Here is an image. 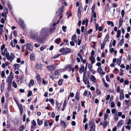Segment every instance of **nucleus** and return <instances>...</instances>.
Wrapping results in <instances>:
<instances>
[{
    "label": "nucleus",
    "instance_id": "2",
    "mask_svg": "<svg viewBox=\"0 0 131 131\" xmlns=\"http://www.w3.org/2000/svg\"><path fill=\"white\" fill-rule=\"evenodd\" d=\"M15 57V56L12 53H10V56L9 55V53H7L6 54V57L7 59L10 62H12V60L14 59Z\"/></svg>",
    "mask_w": 131,
    "mask_h": 131
},
{
    "label": "nucleus",
    "instance_id": "44",
    "mask_svg": "<svg viewBox=\"0 0 131 131\" xmlns=\"http://www.w3.org/2000/svg\"><path fill=\"white\" fill-rule=\"evenodd\" d=\"M109 4L108 3L107 4V5L105 6V12H106L108 11L109 9Z\"/></svg>",
    "mask_w": 131,
    "mask_h": 131
},
{
    "label": "nucleus",
    "instance_id": "32",
    "mask_svg": "<svg viewBox=\"0 0 131 131\" xmlns=\"http://www.w3.org/2000/svg\"><path fill=\"white\" fill-rule=\"evenodd\" d=\"M107 23L108 25H111V27H113L114 26L113 22L112 21H107Z\"/></svg>",
    "mask_w": 131,
    "mask_h": 131
},
{
    "label": "nucleus",
    "instance_id": "12",
    "mask_svg": "<svg viewBox=\"0 0 131 131\" xmlns=\"http://www.w3.org/2000/svg\"><path fill=\"white\" fill-rule=\"evenodd\" d=\"M17 106L19 108V110L20 111V114L21 115H22V114L23 110V105L21 104H19L18 106Z\"/></svg>",
    "mask_w": 131,
    "mask_h": 131
},
{
    "label": "nucleus",
    "instance_id": "22",
    "mask_svg": "<svg viewBox=\"0 0 131 131\" xmlns=\"http://www.w3.org/2000/svg\"><path fill=\"white\" fill-rule=\"evenodd\" d=\"M8 53H9L7 52V50L6 48L5 49L4 52H3L2 51V54L3 56H6V54Z\"/></svg>",
    "mask_w": 131,
    "mask_h": 131
},
{
    "label": "nucleus",
    "instance_id": "13",
    "mask_svg": "<svg viewBox=\"0 0 131 131\" xmlns=\"http://www.w3.org/2000/svg\"><path fill=\"white\" fill-rule=\"evenodd\" d=\"M64 8V6H62V7L58 9V11H60V12H59V15H61L62 14V13L63 12V10Z\"/></svg>",
    "mask_w": 131,
    "mask_h": 131
},
{
    "label": "nucleus",
    "instance_id": "3",
    "mask_svg": "<svg viewBox=\"0 0 131 131\" xmlns=\"http://www.w3.org/2000/svg\"><path fill=\"white\" fill-rule=\"evenodd\" d=\"M30 37L34 39H37L38 38V35L37 32L31 31L30 32Z\"/></svg>",
    "mask_w": 131,
    "mask_h": 131
},
{
    "label": "nucleus",
    "instance_id": "54",
    "mask_svg": "<svg viewBox=\"0 0 131 131\" xmlns=\"http://www.w3.org/2000/svg\"><path fill=\"white\" fill-rule=\"evenodd\" d=\"M46 47L45 46H42L40 48V50L41 51H43L44 49H46Z\"/></svg>",
    "mask_w": 131,
    "mask_h": 131
},
{
    "label": "nucleus",
    "instance_id": "58",
    "mask_svg": "<svg viewBox=\"0 0 131 131\" xmlns=\"http://www.w3.org/2000/svg\"><path fill=\"white\" fill-rule=\"evenodd\" d=\"M95 125H91L90 126V128L91 130V129H93L94 130H95Z\"/></svg>",
    "mask_w": 131,
    "mask_h": 131
},
{
    "label": "nucleus",
    "instance_id": "57",
    "mask_svg": "<svg viewBox=\"0 0 131 131\" xmlns=\"http://www.w3.org/2000/svg\"><path fill=\"white\" fill-rule=\"evenodd\" d=\"M108 116V115L107 114L105 113L104 115V119L105 121H106L107 118Z\"/></svg>",
    "mask_w": 131,
    "mask_h": 131
},
{
    "label": "nucleus",
    "instance_id": "24",
    "mask_svg": "<svg viewBox=\"0 0 131 131\" xmlns=\"http://www.w3.org/2000/svg\"><path fill=\"white\" fill-rule=\"evenodd\" d=\"M60 124L62 126V127L64 128H65L66 127V125L65 123L63 121H61L60 122Z\"/></svg>",
    "mask_w": 131,
    "mask_h": 131
},
{
    "label": "nucleus",
    "instance_id": "20",
    "mask_svg": "<svg viewBox=\"0 0 131 131\" xmlns=\"http://www.w3.org/2000/svg\"><path fill=\"white\" fill-rule=\"evenodd\" d=\"M109 38V35L108 34H107L106 35L105 37L104 38V40L103 41V43H106V42L107 40V39Z\"/></svg>",
    "mask_w": 131,
    "mask_h": 131
},
{
    "label": "nucleus",
    "instance_id": "33",
    "mask_svg": "<svg viewBox=\"0 0 131 131\" xmlns=\"http://www.w3.org/2000/svg\"><path fill=\"white\" fill-rule=\"evenodd\" d=\"M121 31L119 30H118L117 31V35L116 37L117 38H119L121 36Z\"/></svg>",
    "mask_w": 131,
    "mask_h": 131
},
{
    "label": "nucleus",
    "instance_id": "10",
    "mask_svg": "<svg viewBox=\"0 0 131 131\" xmlns=\"http://www.w3.org/2000/svg\"><path fill=\"white\" fill-rule=\"evenodd\" d=\"M97 71L100 74H102L103 75H104L105 74V72H103V70L101 66L98 67L97 69Z\"/></svg>",
    "mask_w": 131,
    "mask_h": 131
},
{
    "label": "nucleus",
    "instance_id": "46",
    "mask_svg": "<svg viewBox=\"0 0 131 131\" xmlns=\"http://www.w3.org/2000/svg\"><path fill=\"white\" fill-rule=\"evenodd\" d=\"M12 85L15 88H16L17 87V85L16 83L13 81L12 82Z\"/></svg>",
    "mask_w": 131,
    "mask_h": 131
},
{
    "label": "nucleus",
    "instance_id": "7",
    "mask_svg": "<svg viewBox=\"0 0 131 131\" xmlns=\"http://www.w3.org/2000/svg\"><path fill=\"white\" fill-rule=\"evenodd\" d=\"M83 81L84 82L85 84L86 85L87 84H90V83L89 80L88 79L87 77L85 75L83 74Z\"/></svg>",
    "mask_w": 131,
    "mask_h": 131
},
{
    "label": "nucleus",
    "instance_id": "39",
    "mask_svg": "<svg viewBox=\"0 0 131 131\" xmlns=\"http://www.w3.org/2000/svg\"><path fill=\"white\" fill-rule=\"evenodd\" d=\"M79 36L78 37V44L79 46H80L82 40L81 39H79Z\"/></svg>",
    "mask_w": 131,
    "mask_h": 131
},
{
    "label": "nucleus",
    "instance_id": "40",
    "mask_svg": "<svg viewBox=\"0 0 131 131\" xmlns=\"http://www.w3.org/2000/svg\"><path fill=\"white\" fill-rule=\"evenodd\" d=\"M19 65V64H14V70H15L17 69H18V66Z\"/></svg>",
    "mask_w": 131,
    "mask_h": 131
},
{
    "label": "nucleus",
    "instance_id": "49",
    "mask_svg": "<svg viewBox=\"0 0 131 131\" xmlns=\"http://www.w3.org/2000/svg\"><path fill=\"white\" fill-rule=\"evenodd\" d=\"M2 16L3 17H4V19L5 20H6L7 17L6 14H5L4 13H2Z\"/></svg>",
    "mask_w": 131,
    "mask_h": 131
},
{
    "label": "nucleus",
    "instance_id": "23",
    "mask_svg": "<svg viewBox=\"0 0 131 131\" xmlns=\"http://www.w3.org/2000/svg\"><path fill=\"white\" fill-rule=\"evenodd\" d=\"M5 83L4 82H3L1 83V91L2 93L4 90L5 89L4 87Z\"/></svg>",
    "mask_w": 131,
    "mask_h": 131
},
{
    "label": "nucleus",
    "instance_id": "64",
    "mask_svg": "<svg viewBox=\"0 0 131 131\" xmlns=\"http://www.w3.org/2000/svg\"><path fill=\"white\" fill-rule=\"evenodd\" d=\"M5 102V98L4 96H2L1 98V102L2 103H3Z\"/></svg>",
    "mask_w": 131,
    "mask_h": 131
},
{
    "label": "nucleus",
    "instance_id": "52",
    "mask_svg": "<svg viewBox=\"0 0 131 131\" xmlns=\"http://www.w3.org/2000/svg\"><path fill=\"white\" fill-rule=\"evenodd\" d=\"M124 43V39L123 38H122L121 39V40L120 42V44L121 46H122Z\"/></svg>",
    "mask_w": 131,
    "mask_h": 131
},
{
    "label": "nucleus",
    "instance_id": "9",
    "mask_svg": "<svg viewBox=\"0 0 131 131\" xmlns=\"http://www.w3.org/2000/svg\"><path fill=\"white\" fill-rule=\"evenodd\" d=\"M26 48L31 51H32L33 48L32 46L30 43H26L25 44Z\"/></svg>",
    "mask_w": 131,
    "mask_h": 131
},
{
    "label": "nucleus",
    "instance_id": "18",
    "mask_svg": "<svg viewBox=\"0 0 131 131\" xmlns=\"http://www.w3.org/2000/svg\"><path fill=\"white\" fill-rule=\"evenodd\" d=\"M71 40L72 41H74L75 43L77 42V37L75 34H74L72 36Z\"/></svg>",
    "mask_w": 131,
    "mask_h": 131
},
{
    "label": "nucleus",
    "instance_id": "45",
    "mask_svg": "<svg viewBox=\"0 0 131 131\" xmlns=\"http://www.w3.org/2000/svg\"><path fill=\"white\" fill-rule=\"evenodd\" d=\"M63 41L64 43H66V44H65L64 45H69V41L68 39H63Z\"/></svg>",
    "mask_w": 131,
    "mask_h": 131
},
{
    "label": "nucleus",
    "instance_id": "1",
    "mask_svg": "<svg viewBox=\"0 0 131 131\" xmlns=\"http://www.w3.org/2000/svg\"><path fill=\"white\" fill-rule=\"evenodd\" d=\"M59 51L61 52H63L61 54L62 55H66L71 52V50L69 48L66 47V48H61Z\"/></svg>",
    "mask_w": 131,
    "mask_h": 131
},
{
    "label": "nucleus",
    "instance_id": "63",
    "mask_svg": "<svg viewBox=\"0 0 131 131\" xmlns=\"http://www.w3.org/2000/svg\"><path fill=\"white\" fill-rule=\"evenodd\" d=\"M105 43H103L101 45V49H104L105 47Z\"/></svg>",
    "mask_w": 131,
    "mask_h": 131
},
{
    "label": "nucleus",
    "instance_id": "16",
    "mask_svg": "<svg viewBox=\"0 0 131 131\" xmlns=\"http://www.w3.org/2000/svg\"><path fill=\"white\" fill-rule=\"evenodd\" d=\"M95 124L94 122V119L92 118V119L91 121L90 120L89 121V125H94Z\"/></svg>",
    "mask_w": 131,
    "mask_h": 131
},
{
    "label": "nucleus",
    "instance_id": "62",
    "mask_svg": "<svg viewBox=\"0 0 131 131\" xmlns=\"http://www.w3.org/2000/svg\"><path fill=\"white\" fill-rule=\"evenodd\" d=\"M83 96H86L88 95V91L87 90H86L84 91V93L83 94Z\"/></svg>",
    "mask_w": 131,
    "mask_h": 131
},
{
    "label": "nucleus",
    "instance_id": "11",
    "mask_svg": "<svg viewBox=\"0 0 131 131\" xmlns=\"http://www.w3.org/2000/svg\"><path fill=\"white\" fill-rule=\"evenodd\" d=\"M36 78L37 82L39 83L41 82V80L40 76L38 73H36Z\"/></svg>",
    "mask_w": 131,
    "mask_h": 131
},
{
    "label": "nucleus",
    "instance_id": "37",
    "mask_svg": "<svg viewBox=\"0 0 131 131\" xmlns=\"http://www.w3.org/2000/svg\"><path fill=\"white\" fill-rule=\"evenodd\" d=\"M114 120L115 121H117L118 119V117L117 115L115 114L114 115Z\"/></svg>",
    "mask_w": 131,
    "mask_h": 131
},
{
    "label": "nucleus",
    "instance_id": "25",
    "mask_svg": "<svg viewBox=\"0 0 131 131\" xmlns=\"http://www.w3.org/2000/svg\"><path fill=\"white\" fill-rule=\"evenodd\" d=\"M13 79L7 78L6 82L8 83V84H12Z\"/></svg>",
    "mask_w": 131,
    "mask_h": 131
},
{
    "label": "nucleus",
    "instance_id": "21",
    "mask_svg": "<svg viewBox=\"0 0 131 131\" xmlns=\"http://www.w3.org/2000/svg\"><path fill=\"white\" fill-rule=\"evenodd\" d=\"M34 83V80L33 79H31L28 85L29 88L30 87V86H32L33 85Z\"/></svg>",
    "mask_w": 131,
    "mask_h": 131
},
{
    "label": "nucleus",
    "instance_id": "38",
    "mask_svg": "<svg viewBox=\"0 0 131 131\" xmlns=\"http://www.w3.org/2000/svg\"><path fill=\"white\" fill-rule=\"evenodd\" d=\"M73 66L72 64H68L66 66V68H69L70 70H71Z\"/></svg>",
    "mask_w": 131,
    "mask_h": 131
},
{
    "label": "nucleus",
    "instance_id": "29",
    "mask_svg": "<svg viewBox=\"0 0 131 131\" xmlns=\"http://www.w3.org/2000/svg\"><path fill=\"white\" fill-rule=\"evenodd\" d=\"M8 78L13 79L14 78V75H13V73L11 71L9 74V76L8 77Z\"/></svg>",
    "mask_w": 131,
    "mask_h": 131
},
{
    "label": "nucleus",
    "instance_id": "31",
    "mask_svg": "<svg viewBox=\"0 0 131 131\" xmlns=\"http://www.w3.org/2000/svg\"><path fill=\"white\" fill-rule=\"evenodd\" d=\"M35 58L34 54L33 53H32L30 54V59L31 60H34Z\"/></svg>",
    "mask_w": 131,
    "mask_h": 131
},
{
    "label": "nucleus",
    "instance_id": "59",
    "mask_svg": "<svg viewBox=\"0 0 131 131\" xmlns=\"http://www.w3.org/2000/svg\"><path fill=\"white\" fill-rule=\"evenodd\" d=\"M123 22V18H121V17H120V18L119 20V23L122 24Z\"/></svg>",
    "mask_w": 131,
    "mask_h": 131
},
{
    "label": "nucleus",
    "instance_id": "19",
    "mask_svg": "<svg viewBox=\"0 0 131 131\" xmlns=\"http://www.w3.org/2000/svg\"><path fill=\"white\" fill-rule=\"evenodd\" d=\"M91 80L94 83L96 82V80L94 76L93 75H92L91 76Z\"/></svg>",
    "mask_w": 131,
    "mask_h": 131
},
{
    "label": "nucleus",
    "instance_id": "55",
    "mask_svg": "<svg viewBox=\"0 0 131 131\" xmlns=\"http://www.w3.org/2000/svg\"><path fill=\"white\" fill-rule=\"evenodd\" d=\"M32 94V91H29L28 92V93L27 95V96L28 97H29L31 96Z\"/></svg>",
    "mask_w": 131,
    "mask_h": 131
},
{
    "label": "nucleus",
    "instance_id": "48",
    "mask_svg": "<svg viewBox=\"0 0 131 131\" xmlns=\"http://www.w3.org/2000/svg\"><path fill=\"white\" fill-rule=\"evenodd\" d=\"M62 55L61 54H56L53 57V58L54 59H56L59 57L60 56Z\"/></svg>",
    "mask_w": 131,
    "mask_h": 131
},
{
    "label": "nucleus",
    "instance_id": "8",
    "mask_svg": "<svg viewBox=\"0 0 131 131\" xmlns=\"http://www.w3.org/2000/svg\"><path fill=\"white\" fill-rule=\"evenodd\" d=\"M47 69H48L50 71H52L54 70L56 68L55 65L54 64H53L50 66H47Z\"/></svg>",
    "mask_w": 131,
    "mask_h": 131
},
{
    "label": "nucleus",
    "instance_id": "34",
    "mask_svg": "<svg viewBox=\"0 0 131 131\" xmlns=\"http://www.w3.org/2000/svg\"><path fill=\"white\" fill-rule=\"evenodd\" d=\"M7 6L9 10H12V6L9 1H7Z\"/></svg>",
    "mask_w": 131,
    "mask_h": 131
},
{
    "label": "nucleus",
    "instance_id": "30",
    "mask_svg": "<svg viewBox=\"0 0 131 131\" xmlns=\"http://www.w3.org/2000/svg\"><path fill=\"white\" fill-rule=\"evenodd\" d=\"M96 94L97 95H99L101 94V92L98 88H96Z\"/></svg>",
    "mask_w": 131,
    "mask_h": 131
},
{
    "label": "nucleus",
    "instance_id": "4",
    "mask_svg": "<svg viewBox=\"0 0 131 131\" xmlns=\"http://www.w3.org/2000/svg\"><path fill=\"white\" fill-rule=\"evenodd\" d=\"M95 51L93 50H92L91 53V56L89 58L90 60H91V62L92 64H94L95 61V58L93 57Z\"/></svg>",
    "mask_w": 131,
    "mask_h": 131
},
{
    "label": "nucleus",
    "instance_id": "60",
    "mask_svg": "<svg viewBox=\"0 0 131 131\" xmlns=\"http://www.w3.org/2000/svg\"><path fill=\"white\" fill-rule=\"evenodd\" d=\"M12 84H8L7 90L8 91H10L11 88Z\"/></svg>",
    "mask_w": 131,
    "mask_h": 131
},
{
    "label": "nucleus",
    "instance_id": "15",
    "mask_svg": "<svg viewBox=\"0 0 131 131\" xmlns=\"http://www.w3.org/2000/svg\"><path fill=\"white\" fill-rule=\"evenodd\" d=\"M124 97V95L123 92L121 91L120 93L119 99L120 100H122Z\"/></svg>",
    "mask_w": 131,
    "mask_h": 131
},
{
    "label": "nucleus",
    "instance_id": "35",
    "mask_svg": "<svg viewBox=\"0 0 131 131\" xmlns=\"http://www.w3.org/2000/svg\"><path fill=\"white\" fill-rule=\"evenodd\" d=\"M37 124L39 125H41L43 123L42 121L41 120L40 121L39 119H37Z\"/></svg>",
    "mask_w": 131,
    "mask_h": 131
},
{
    "label": "nucleus",
    "instance_id": "42",
    "mask_svg": "<svg viewBox=\"0 0 131 131\" xmlns=\"http://www.w3.org/2000/svg\"><path fill=\"white\" fill-rule=\"evenodd\" d=\"M42 67L41 64H38L36 65V68L37 69H40Z\"/></svg>",
    "mask_w": 131,
    "mask_h": 131
},
{
    "label": "nucleus",
    "instance_id": "47",
    "mask_svg": "<svg viewBox=\"0 0 131 131\" xmlns=\"http://www.w3.org/2000/svg\"><path fill=\"white\" fill-rule=\"evenodd\" d=\"M58 82L59 85L60 86L62 84L63 80L62 79H60L59 80Z\"/></svg>",
    "mask_w": 131,
    "mask_h": 131
},
{
    "label": "nucleus",
    "instance_id": "27",
    "mask_svg": "<svg viewBox=\"0 0 131 131\" xmlns=\"http://www.w3.org/2000/svg\"><path fill=\"white\" fill-rule=\"evenodd\" d=\"M108 123L106 121H105L104 122L103 125V127L105 128L107 125Z\"/></svg>",
    "mask_w": 131,
    "mask_h": 131
},
{
    "label": "nucleus",
    "instance_id": "36",
    "mask_svg": "<svg viewBox=\"0 0 131 131\" xmlns=\"http://www.w3.org/2000/svg\"><path fill=\"white\" fill-rule=\"evenodd\" d=\"M4 12L5 14H7L8 13V10L7 8L5 6V7L4 9Z\"/></svg>",
    "mask_w": 131,
    "mask_h": 131
},
{
    "label": "nucleus",
    "instance_id": "28",
    "mask_svg": "<svg viewBox=\"0 0 131 131\" xmlns=\"http://www.w3.org/2000/svg\"><path fill=\"white\" fill-rule=\"evenodd\" d=\"M81 10H80V9L79 8L78 10V11L77 14H78V17L79 18H80L81 17Z\"/></svg>",
    "mask_w": 131,
    "mask_h": 131
},
{
    "label": "nucleus",
    "instance_id": "61",
    "mask_svg": "<svg viewBox=\"0 0 131 131\" xmlns=\"http://www.w3.org/2000/svg\"><path fill=\"white\" fill-rule=\"evenodd\" d=\"M106 80L107 81L110 82V80L109 76L108 75H106Z\"/></svg>",
    "mask_w": 131,
    "mask_h": 131
},
{
    "label": "nucleus",
    "instance_id": "17",
    "mask_svg": "<svg viewBox=\"0 0 131 131\" xmlns=\"http://www.w3.org/2000/svg\"><path fill=\"white\" fill-rule=\"evenodd\" d=\"M44 38V37H42L39 36V37H38V38L36 40L38 41L39 42L41 43L43 42V39Z\"/></svg>",
    "mask_w": 131,
    "mask_h": 131
},
{
    "label": "nucleus",
    "instance_id": "14",
    "mask_svg": "<svg viewBox=\"0 0 131 131\" xmlns=\"http://www.w3.org/2000/svg\"><path fill=\"white\" fill-rule=\"evenodd\" d=\"M80 96L79 92L78 91L76 93V96L75 97V99L78 101H79L80 99Z\"/></svg>",
    "mask_w": 131,
    "mask_h": 131
},
{
    "label": "nucleus",
    "instance_id": "5",
    "mask_svg": "<svg viewBox=\"0 0 131 131\" xmlns=\"http://www.w3.org/2000/svg\"><path fill=\"white\" fill-rule=\"evenodd\" d=\"M45 38L46 35V30L45 28H42L40 33V35L39 36Z\"/></svg>",
    "mask_w": 131,
    "mask_h": 131
},
{
    "label": "nucleus",
    "instance_id": "53",
    "mask_svg": "<svg viewBox=\"0 0 131 131\" xmlns=\"http://www.w3.org/2000/svg\"><path fill=\"white\" fill-rule=\"evenodd\" d=\"M54 74L55 76L59 75L60 73L57 70H55L54 72Z\"/></svg>",
    "mask_w": 131,
    "mask_h": 131
},
{
    "label": "nucleus",
    "instance_id": "50",
    "mask_svg": "<svg viewBox=\"0 0 131 131\" xmlns=\"http://www.w3.org/2000/svg\"><path fill=\"white\" fill-rule=\"evenodd\" d=\"M55 28L54 27L51 28L49 29V31L50 33H52L55 30Z\"/></svg>",
    "mask_w": 131,
    "mask_h": 131
},
{
    "label": "nucleus",
    "instance_id": "6",
    "mask_svg": "<svg viewBox=\"0 0 131 131\" xmlns=\"http://www.w3.org/2000/svg\"><path fill=\"white\" fill-rule=\"evenodd\" d=\"M19 24L23 29H25L26 27L24 23V21L21 19L19 20Z\"/></svg>",
    "mask_w": 131,
    "mask_h": 131
},
{
    "label": "nucleus",
    "instance_id": "51",
    "mask_svg": "<svg viewBox=\"0 0 131 131\" xmlns=\"http://www.w3.org/2000/svg\"><path fill=\"white\" fill-rule=\"evenodd\" d=\"M104 85L106 87V88H107L108 87H109V85L107 83H106L105 82V80H104V83H103Z\"/></svg>",
    "mask_w": 131,
    "mask_h": 131
},
{
    "label": "nucleus",
    "instance_id": "41",
    "mask_svg": "<svg viewBox=\"0 0 131 131\" xmlns=\"http://www.w3.org/2000/svg\"><path fill=\"white\" fill-rule=\"evenodd\" d=\"M49 101L51 103L52 105H53L54 104L55 102L53 99H49Z\"/></svg>",
    "mask_w": 131,
    "mask_h": 131
},
{
    "label": "nucleus",
    "instance_id": "43",
    "mask_svg": "<svg viewBox=\"0 0 131 131\" xmlns=\"http://www.w3.org/2000/svg\"><path fill=\"white\" fill-rule=\"evenodd\" d=\"M24 126V125H22L20 127L19 130V131H22L25 129Z\"/></svg>",
    "mask_w": 131,
    "mask_h": 131
},
{
    "label": "nucleus",
    "instance_id": "56",
    "mask_svg": "<svg viewBox=\"0 0 131 131\" xmlns=\"http://www.w3.org/2000/svg\"><path fill=\"white\" fill-rule=\"evenodd\" d=\"M5 45L3 43L2 45L1 46V51H3L4 49L5 48Z\"/></svg>",
    "mask_w": 131,
    "mask_h": 131
},
{
    "label": "nucleus",
    "instance_id": "26",
    "mask_svg": "<svg viewBox=\"0 0 131 131\" xmlns=\"http://www.w3.org/2000/svg\"><path fill=\"white\" fill-rule=\"evenodd\" d=\"M61 41V38H60L56 39L55 40V42L58 44H59Z\"/></svg>",
    "mask_w": 131,
    "mask_h": 131
}]
</instances>
